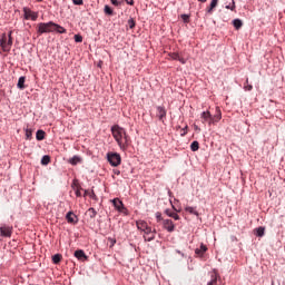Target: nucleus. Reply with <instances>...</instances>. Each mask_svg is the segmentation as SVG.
<instances>
[{
  "mask_svg": "<svg viewBox=\"0 0 285 285\" xmlns=\"http://www.w3.org/2000/svg\"><path fill=\"white\" fill-rule=\"evenodd\" d=\"M111 135L116 144L119 146L120 150L126 151L128 150V148H130V144H132V140H130V136L125 128L120 127L119 125H114L111 127Z\"/></svg>",
  "mask_w": 285,
  "mask_h": 285,
  "instance_id": "nucleus-1",
  "label": "nucleus"
},
{
  "mask_svg": "<svg viewBox=\"0 0 285 285\" xmlns=\"http://www.w3.org/2000/svg\"><path fill=\"white\" fill-rule=\"evenodd\" d=\"M0 47L3 52H10V50H12V31H9L8 36L6 33L2 35L0 39Z\"/></svg>",
  "mask_w": 285,
  "mask_h": 285,
  "instance_id": "nucleus-2",
  "label": "nucleus"
},
{
  "mask_svg": "<svg viewBox=\"0 0 285 285\" xmlns=\"http://www.w3.org/2000/svg\"><path fill=\"white\" fill-rule=\"evenodd\" d=\"M56 23L50 22H40L37 24L38 35H46L48 32H55Z\"/></svg>",
  "mask_w": 285,
  "mask_h": 285,
  "instance_id": "nucleus-3",
  "label": "nucleus"
},
{
  "mask_svg": "<svg viewBox=\"0 0 285 285\" xmlns=\"http://www.w3.org/2000/svg\"><path fill=\"white\" fill-rule=\"evenodd\" d=\"M107 159L110 166H114L115 168L121 165V155H119L118 153H108Z\"/></svg>",
  "mask_w": 285,
  "mask_h": 285,
  "instance_id": "nucleus-4",
  "label": "nucleus"
},
{
  "mask_svg": "<svg viewBox=\"0 0 285 285\" xmlns=\"http://www.w3.org/2000/svg\"><path fill=\"white\" fill-rule=\"evenodd\" d=\"M112 205L118 210V213H122V215H128V209L124 206V202L119 198L112 199Z\"/></svg>",
  "mask_w": 285,
  "mask_h": 285,
  "instance_id": "nucleus-5",
  "label": "nucleus"
},
{
  "mask_svg": "<svg viewBox=\"0 0 285 285\" xmlns=\"http://www.w3.org/2000/svg\"><path fill=\"white\" fill-rule=\"evenodd\" d=\"M23 13H24V19L30 20L31 21H37V19H39V13L30 10V8H23Z\"/></svg>",
  "mask_w": 285,
  "mask_h": 285,
  "instance_id": "nucleus-6",
  "label": "nucleus"
},
{
  "mask_svg": "<svg viewBox=\"0 0 285 285\" xmlns=\"http://www.w3.org/2000/svg\"><path fill=\"white\" fill-rule=\"evenodd\" d=\"M156 235L157 229H153V227H149L147 230L144 232V239L145 242H154Z\"/></svg>",
  "mask_w": 285,
  "mask_h": 285,
  "instance_id": "nucleus-7",
  "label": "nucleus"
},
{
  "mask_svg": "<svg viewBox=\"0 0 285 285\" xmlns=\"http://www.w3.org/2000/svg\"><path fill=\"white\" fill-rule=\"evenodd\" d=\"M166 107L158 106L156 107V117L164 124V119H166Z\"/></svg>",
  "mask_w": 285,
  "mask_h": 285,
  "instance_id": "nucleus-8",
  "label": "nucleus"
},
{
  "mask_svg": "<svg viewBox=\"0 0 285 285\" xmlns=\"http://www.w3.org/2000/svg\"><path fill=\"white\" fill-rule=\"evenodd\" d=\"M12 226L3 225L0 227L1 237H12Z\"/></svg>",
  "mask_w": 285,
  "mask_h": 285,
  "instance_id": "nucleus-9",
  "label": "nucleus"
},
{
  "mask_svg": "<svg viewBox=\"0 0 285 285\" xmlns=\"http://www.w3.org/2000/svg\"><path fill=\"white\" fill-rule=\"evenodd\" d=\"M218 121H222V109L219 107H216V114L212 116L209 124H218Z\"/></svg>",
  "mask_w": 285,
  "mask_h": 285,
  "instance_id": "nucleus-10",
  "label": "nucleus"
},
{
  "mask_svg": "<svg viewBox=\"0 0 285 285\" xmlns=\"http://www.w3.org/2000/svg\"><path fill=\"white\" fill-rule=\"evenodd\" d=\"M163 226H164L165 230H167L168 233L175 232V223H173L170 219H165L163 222Z\"/></svg>",
  "mask_w": 285,
  "mask_h": 285,
  "instance_id": "nucleus-11",
  "label": "nucleus"
},
{
  "mask_svg": "<svg viewBox=\"0 0 285 285\" xmlns=\"http://www.w3.org/2000/svg\"><path fill=\"white\" fill-rule=\"evenodd\" d=\"M169 59H171L173 61H179L183 65L186 63V59L184 57L179 56L178 52L169 53Z\"/></svg>",
  "mask_w": 285,
  "mask_h": 285,
  "instance_id": "nucleus-12",
  "label": "nucleus"
},
{
  "mask_svg": "<svg viewBox=\"0 0 285 285\" xmlns=\"http://www.w3.org/2000/svg\"><path fill=\"white\" fill-rule=\"evenodd\" d=\"M66 219L68 224H77V222H79V219L77 218V215H75V213L72 212L67 213Z\"/></svg>",
  "mask_w": 285,
  "mask_h": 285,
  "instance_id": "nucleus-13",
  "label": "nucleus"
},
{
  "mask_svg": "<svg viewBox=\"0 0 285 285\" xmlns=\"http://www.w3.org/2000/svg\"><path fill=\"white\" fill-rule=\"evenodd\" d=\"M200 118L203 119V124H206L207 121L209 126H213V122H210V119H212L210 111H203L200 115Z\"/></svg>",
  "mask_w": 285,
  "mask_h": 285,
  "instance_id": "nucleus-14",
  "label": "nucleus"
},
{
  "mask_svg": "<svg viewBox=\"0 0 285 285\" xmlns=\"http://www.w3.org/2000/svg\"><path fill=\"white\" fill-rule=\"evenodd\" d=\"M136 226L138 230H141L142 233H145V230H148L150 228V226H148V223H146L145 220H138L136 223Z\"/></svg>",
  "mask_w": 285,
  "mask_h": 285,
  "instance_id": "nucleus-15",
  "label": "nucleus"
},
{
  "mask_svg": "<svg viewBox=\"0 0 285 285\" xmlns=\"http://www.w3.org/2000/svg\"><path fill=\"white\" fill-rule=\"evenodd\" d=\"M75 257H77V259H79L80 262H85V259H88V256H86V252H83V249L76 250Z\"/></svg>",
  "mask_w": 285,
  "mask_h": 285,
  "instance_id": "nucleus-16",
  "label": "nucleus"
},
{
  "mask_svg": "<svg viewBox=\"0 0 285 285\" xmlns=\"http://www.w3.org/2000/svg\"><path fill=\"white\" fill-rule=\"evenodd\" d=\"M206 250H208V247H206V245L202 244L199 248L195 249L196 255H198V257H204V253H206Z\"/></svg>",
  "mask_w": 285,
  "mask_h": 285,
  "instance_id": "nucleus-17",
  "label": "nucleus"
},
{
  "mask_svg": "<svg viewBox=\"0 0 285 285\" xmlns=\"http://www.w3.org/2000/svg\"><path fill=\"white\" fill-rule=\"evenodd\" d=\"M81 161H83V159L79 156H73L69 159V164H71V166H77V164H81Z\"/></svg>",
  "mask_w": 285,
  "mask_h": 285,
  "instance_id": "nucleus-18",
  "label": "nucleus"
},
{
  "mask_svg": "<svg viewBox=\"0 0 285 285\" xmlns=\"http://www.w3.org/2000/svg\"><path fill=\"white\" fill-rule=\"evenodd\" d=\"M254 232H255L256 237H264V235L266 233V228L261 226V227L254 229Z\"/></svg>",
  "mask_w": 285,
  "mask_h": 285,
  "instance_id": "nucleus-19",
  "label": "nucleus"
},
{
  "mask_svg": "<svg viewBox=\"0 0 285 285\" xmlns=\"http://www.w3.org/2000/svg\"><path fill=\"white\" fill-rule=\"evenodd\" d=\"M18 88L19 90H24L26 89V77H20L18 80Z\"/></svg>",
  "mask_w": 285,
  "mask_h": 285,
  "instance_id": "nucleus-20",
  "label": "nucleus"
},
{
  "mask_svg": "<svg viewBox=\"0 0 285 285\" xmlns=\"http://www.w3.org/2000/svg\"><path fill=\"white\" fill-rule=\"evenodd\" d=\"M36 139L38 141H43V139H46V131L39 129L36 134Z\"/></svg>",
  "mask_w": 285,
  "mask_h": 285,
  "instance_id": "nucleus-21",
  "label": "nucleus"
},
{
  "mask_svg": "<svg viewBox=\"0 0 285 285\" xmlns=\"http://www.w3.org/2000/svg\"><path fill=\"white\" fill-rule=\"evenodd\" d=\"M87 215L90 217V219H95L97 217V210H95V208L90 207L87 210Z\"/></svg>",
  "mask_w": 285,
  "mask_h": 285,
  "instance_id": "nucleus-22",
  "label": "nucleus"
},
{
  "mask_svg": "<svg viewBox=\"0 0 285 285\" xmlns=\"http://www.w3.org/2000/svg\"><path fill=\"white\" fill-rule=\"evenodd\" d=\"M233 26H234V28H235L236 30H239V29L242 28V26H244V22H242L240 19H235V20L233 21Z\"/></svg>",
  "mask_w": 285,
  "mask_h": 285,
  "instance_id": "nucleus-23",
  "label": "nucleus"
},
{
  "mask_svg": "<svg viewBox=\"0 0 285 285\" xmlns=\"http://www.w3.org/2000/svg\"><path fill=\"white\" fill-rule=\"evenodd\" d=\"M186 213H189L190 215H196V217H199V212L196 210L194 207H186Z\"/></svg>",
  "mask_w": 285,
  "mask_h": 285,
  "instance_id": "nucleus-24",
  "label": "nucleus"
},
{
  "mask_svg": "<svg viewBox=\"0 0 285 285\" xmlns=\"http://www.w3.org/2000/svg\"><path fill=\"white\" fill-rule=\"evenodd\" d=\"M190 150L193 153H197V150H199V141H197V140L193 141L190 145Z\"/></svg>",
  "mask_w": 285,
  "mask_h": 285,
  "instance_id": "nucleus-25",
  "label": "nucleus"
},
{
  "mask_svg": "<svg viewBox=\"0 0 285 285\" xmlns=\"http://www.w3.org/2000/svg\"><path fill=\"white\" fill-rule=\"evenodd\" d=\"M105 14H108L109 17H112L115 14V11H112V8H110V6L106 4L105 6Z\"/></svg>",
  "mask_w": 285,
  "mask_h": 285,
  "instance_id": "nucleus-26",
  "label": "nucleus"
},
{
  "mask_svg": "<svg viewBox=\"0 0 285 285\" xmlns=\"http://www.w3.org/2000/svg\"><path fill=\"white\" fill-rule=\"evenodd\" d=\"M55 32H59V35H66V29L56 23Z\"/></svg>",
  "mask_w": 285,
  "mask_h": 285,
  "instance_id": "nucleus-27",
  "label": "nucleus"
},
{
  "mask_svg": "<svg viewBox=\"0 0 285 285\" xmlns=\"http://www.w3.org/2000/svg\"><path fill=\"white\" fill-rule=\"evenodd\" d=\"M168 217H171L176 222H179V214L175 212H167Z\"/></svg>",
  "mask_w": 285,
  "mask_h": 285,
  "instance_id": "nucleus-28",
  "label": "nucleus"
},
{
  "mask_svg": "<svg viewBox=\"0 0 285 285\" xmlns=\"http://www.w3.org/2000/svg\"><path fill=\"white\" fill-rule=\"evenodd\" d=\"M61 259H62L61 254H56L52 256L53 264H59V262H61Z\"/></svg>",
  "mask_w": 285,
  "mask_h": 285,
  "instance_id": "nucleus-29",
  "label": "nucleus"
},
{
  "mask_svg": "<svg viewBox=\"0 0 285 285\" xmlns=\"http://www.w3.org/2000/svg\"><path fill=\"white\" fill-rule=\"evenodd\" d=\"M41 164L42 166H48V164H50V156L48 155L43 156L41 159Z\"/></svg>",
  "mask_w": 285,
  "mask_h": 285,
  "instance_id": "nucleus-30",
  "label": "nucleus"
},
{
  "mask_svg": "<svg viewBox=\"0 0 285 285\" xmlns=\"http://www.w3.org/2000/svg\"><path fill=\"white\" fill-rule=\"evenodd\" d=\"M180 17H181L184 23H190V16H188V14H181Z\"/></svg>",
  "mask_w": 285,
  "mask_h": 285,
  "instance_id": "nucleus-31",
  "label": "nucleus"
},
{
  "mask_svg": "<svg viewBox=\"0 0 285 285\" xmlns=\"http://www.w3.org/2000/svg\"><path fill=\"white\" fill-rule=\"evenodd\" d=\"M188 135V126H185V128L180 129V137H186Z\"/></svg>",
  "mask_w": 285,
  "mask_h": 285,
  "instance_id": "nucleus-32",
  "label": "nucleus"
},
{
  "mask_svg": "<svg viewBox=\"0 0 285 285\" xmlns=\"http://www.w3.org/2000/svg\"><path fill=\"white\" fill-rule=\"evenodd\" d=\"M135 26H136L135 19L130 18L128 20V27L130 28V30H132V28H135Z\"/></svg>",
  "mask_w": 285,
  "mask_h": 285,
  "instance_id": "nucleus-33",
  "label": "nucleus"
},
{
  "mask_svg": "<svg viewBox=\"0 0 285 285\" xmlns=\"http://www.w3.org/2000/svg\"><path fill=\"white\" fill-rule=\"evenodd\" d=\"M26 139H32V129H26Z\"/></svg>",
  "mask_w": 285,
  "mask_h": 285,
  "instance_id": "nucleus-34",
  "label": "nucleus"
},
{
  "mask_svg": "<svg viewBox=\"0 0 285 285\" xmlns=\"http://www.w3.org/2000/svg\"><path fill=\"white\" fill-rule=\"evenodd\" d=\"M75 41H76V43H81V41H83V37H81V35H76Z\"/></svg>",
  "mask_w": 285,
  "mask_h": 285,
  "instance_id": "nucleus-35",
  "label": "nucleus"
},
{
  "mask_svg": "<svg viewBox=\"0 0 285 285\" xmlns=\"http://www.w3.org/2000/svg\"><path fill=\"white\" fill-rule=\"evenodd\" d=\"M227 10H235V0H232V4L226 6Z\"/></svg>",
  "mask_w": 285,
  "mask_h": 285,
  "instance_id": "nucleus-36",
  "label": "nucleus"
},
{
  "mask_svg": "<svg viewBox=\"0 0 285 285\" xmlns=\"http://www.w3.org/2000/svg\"><path fill=\"white\" fill-rule=\"evenodd\" d=\"M75 6H83V0H72Z\"/></svg>",
  "mask_w": 285,
  "mask_h": 285,
  "instance_id": "nucleus-37",
  "label": "nucleus"
},
{
  "mask_svg": "<svg viewBox=\"0 0 285 285\" xmlns=\"http://www.w3.org/2000/svg\"><path fill=\"white\" fill-rule=\"evenodd\" d=\"M217 3H219V0H212L210 7L212 8H217Z\"/></svg>",
  "mask_w": 285,
  "mask_h": 285,
  "instance_id": "nucleus-38",
  "label": "nucleus"
},
{
  "mask_svg": "<svg viewBox=\"0 0 285 285\" xmlns=\"http://www.w3.org/2000/svg\"><path fill=\"white\" fill-rule=\"evenodd\" d=\"M111 1V3H112V6H121V1H119V0H110Z\"/></svg>",
  "mask_w": 285,
  "mask_h": 285,
  "instance_id": "nucleus-39",
  "label": "nucleus"
},
{
  "mask_svg": "<svg viewBox=\"0 0 285 285\" xmlns=\"http://www.w3.org/2000/svg\"><path fill=\"white\" fill-rule=\"evenodd\" d=\"M156 219H157V222H161V219H164L161 217V213H159V212L156 213Z\"/></svg>",
  "mask_w": 285,
  "mask_h": 285,
  "instance_id": "nucleus-40",
  "label": "nucleus"
},
{
  "mask_svg": "<svg viewBox=\"0 0 285 285\" xmlns=\"http://www.w3.org/2000/svg\"><path fill=\"white\" fill-rule=\"evenodd\" d=\"M76 197H81V187H78L76 190Z\"/></svg>",
  "mask_w": 285,
  "mask_h": 285,
  "instance_id": "nucleus-41",
  "label": "nucleus"
},
{
  "mask_svg": "<svg viewBox=\"0 0 285 285\" xmlns=\"http://www.w3.org/2000/svg\"><path fill=\"white\" fill-rule=\"evenodd\" d=\"M244 88H245V90H248V91L253 90V86L252 85H247Z\"/></svg>",
  "mask_w": 285,
  "mask_h": 285,
  "instance_id": "nucleus-42",
  "label": "nucleus"
},
{
  "mask_svg": "<svg viewBox=\"0 0 285 285\" xmlns=\"http://www.w3.org/2000/svg\"><path fill=\"white\" fill-rule=\"evenodd\" d=\"M91 199H97V195L95 194V191H91L90 195Z\"/></svg>",
  "mask_w": 285,
  "mask_h": 285,
  "instance_id": "nucleus-43",
  "label": "nucleus"
},
{
  "mask_svg": "<svg viewBox=\"0 0 285 285\" xmlns=\"http://www.w3.org/2000/svg\"><path fill=\"white\" fill-rule=\"evenodd\" d=\"M126 3H128V6H135V0H131V1H128V0H125Z\"/></svg>",
  "mask_w": 285,
  "mask_h": 285,
  "instance_id": "nucleus-44",
  "label": "nucleus"
},
{
  "mask_svg": "<svg viewBox=\"0 0 285 285\" xmlns=\"http://www.w3.org/2000/svg\"><path fill=\"white\" fill-rule=\"evenodd\" d=\"M213 10H215V8L210 7L207 9V12L210 14L213 12Z\"/></svg>",
  "mask_w": 285,
  "mask_h": 285,
  "instance_id": "nucleus-45",
  "label": "nucleus"
},
{
  "mask_svg": "<svg viewBox=\"0 0 285 285\" xmlns=\"http://www.w3.org/2000/svg\"><path fill=\"white\" fill-rule=\"evenodd\" d=\"M112 246H115V244H117V240L111 239Z\"/></svg>",
  "mask_w": 285,
  "mask_h": 285,
  "instance_id": "nucleus-46",
  "label": "nucleus"
},
{
  "mask_svg": "<svg viewBox=\"0 0 285 285\" xmlns=\"http://www.w3.org/2000/svg\"><path fill=\"white\" fill-rule=\"evenodd\" d=\"M195 130H202L197 125H195Z\"/></svg>",
  "mask_w": 285,
  "mask_h": 285,
  "instance_id": "nucleus-47",
  "label": "nucleus"
},
{
  "mask_svg": "<svg viewBox=\"0 0 285 285\" xmlns=\"http://www.w3.org/2000/svg\"><path fill=\"white\" fill-rule=\"evenodd\" d=\"M198 1H200V3H206L207 0H198Z\"/></svg>",
  "mask_w": 285,
  "mask_h": 285,
  "instance_id": "nucleus-48",
  "label": "nucleus"
},
{
  "mask_svg": "<svg viewBox=\"0 0 285 285\" xmlns=\"http://www.w3.org/2000/svg\"><path fill=\"white\" fill-rule=\"evenodd\" d=\"M88 195V190H85V196Z\"/></svg>",
  "mask_w": 285,
  "mask_h": 285,
  "instance_id": "nucleus-49",
  "label": "nucleus"
},
{
  "mask_svg": "<svg viewBox=\"0 0 285 285\" xmlns=\"http://www.w3.org/2000/svg\"><path fill=\"white\" fill-rule=\"evenodd\" d=\"M120 174V171H116V175H119Z\"/></svg>",
  "mask_w": 285,
  "mask_h": 285,
  "instance_id": "nucleus-50",
  "label": "nucleus"
},
{
  "mask_svg": "<svg viewBox=\"0 0 285 285\" xmlns=\"http://www.w3.org/2000/svg\"><path fill=\"white\" fill-rule=\"evenodd\" d=\"M246 83H248V79H246Z\"/></svg>",
  "mask_w": 285,
  "mask_h": 285,
  "instance_id": "nucleus-51",
  "label": "nucleus"
},
{
  "mask_svg": "<svg viewBox=\"0 0 285 285\" xmlns=\"http://www.w3.org/2000/svg\"><path fill=\"white\" fill-rule=\"evenodd\" d=\"M121 1V3H124V0H120Z\"/></svg>",
  "mask_w": 285,
  "mask_h": 285,
  "instance_id": "nucleus-52",
  "label": "nucleus"
},
{
  "mask_svg": "<svg viewBox=\"0 0 285 285\" xmlns=\"http://www.w3.org/2000/svg\"><path fill=\"white\" fill-rule=\"evenodd\" d=\"M37 1H43V0H37Z\"/></svg>",
  "mask_w": 285,
  "mask_h": 285,
  "instance_id": "nucleus-53",
  "label": "nucleus"
}]
</instances>
